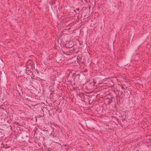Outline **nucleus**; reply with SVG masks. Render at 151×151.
I'll list each match as a JSON object with an SVG mask.
<instances>
[{
    "label": "nucleus",
    "mask_w": 151,
    "mask_h": 151,
    "mask_svg": "<svg viewBox=\"0 0 151 151\" xmlns=\"http://www.w3.org/2000/svg\"><path fill=\"white\" fill-rule=\"evenodd\" d=\"M78 10H79V9H77V11H78Z\"/></svg>",
    "instance_id": "nucleus-3"
},
{
    "label": "nucleus",
    "mask_w": 151,
    "mask_h": 151,
    "mask_svg": "<svg viewBox=\"0 0 151 151\" xmlns=\"http://www.w3.org/2000/svg\"><path fill=\"white\" fill-rule=\"evenodd\" d=\"M78 10H79V9H77V11H78Z\"/></svg>",
    "instance_id": "nucleus-2"
},
{
    "label": "nucleus",
    "mask_w": 151,
    "mask_h": 151,
    "mask_svg": "<svg viewBox=\"0 0 151 151\" xmlns=\"http://www.w3.org/2000/svg\"><path fill=\"white\" fill-rule=\"evenodd\" d=\"M32 63L31 64V65L32 67L34 65V63L32 62Z\"/></svg>",
    "instance_id": "nucleus-1"
}]
</instances>
